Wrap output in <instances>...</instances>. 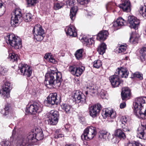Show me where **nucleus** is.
Wrapping results in <instances>:
<instances>
[{"instance_id": "2eb2a0df", "label": "nucleus", "mask_w": 146, "mask_h": 146, "mask_svg": "<svg viewBox=\"0 0 146 146\" xmlns=\"http://www.w3.org/2000/svg\"><path fill=\"white\" fill-rule=\"evenodd\" d=\"M109 80L112 86L114 88L118 86L122 82L120 80L119 76L117 74L110 76Z\"/></svg>"}, {"instance_id": "dca6fc26", "label": "nucleus", "mask_w": 146, "mask_h": 146, "mask_svg": "<svg viewBox=\"0 0 146 146\" xmlns=\"http://www.w3.org/2000/svg\"><path fill=\"white\" fill-rule=\"evenodd\" d=\"M57 95L56 93L50 94L47 98L45 103L49 104L51 105L55 104H57L59 101L57 99Z\"/></svg>"}, {"instance_id": "a211bd4d", "label": "nucleus", "mask_w": 146, "mask_h": 146, "mask_svg": "<svg viewBox=\"0 0 146 146\" xmlns=\"http://www.w3.org/2000/svg\"><path fill=\"white\" fill-rule=\"evenodd\" d=\"M65 31L67 35L73 37H76L77 36L76 29L73 25L67 27L65 29Z\"/></svg>"}, {"instance_id": "bf43d9fd", "label": "nucleus", "mask_w": 146, "mask_h": 146, "mask_svg": "<svg viewBox=\"0 0 146 146\" xmlns=\"http://www.w3.org/2000/svg\"><path fill=\"white\" fill-rule=\"evenodd\" d=\"M106 92L104 91V90H103V91H102L101 93V97L104 98V97L106 96Z\"/></svg>"}, {"instance_id": "412c9836", "label": "nucleus", "mask_w": 146, "mask_h": 146, "mask_svg": "<svg viewBox=\"0 0 146 146\" xmlns=\"http://www.w3.org/2000/svg\"><path fill=\"white\" fill-rule=\"evenodd\" d=\"M131 94V91L128 88L125 87L122 88L121 96L123 100L129 98Z\"/></svg>"}, {"instance_id": "1a4fd4ad", "label": "nucleus", "mask_w": 146, "mask_h": 146, "mask_svg": "<svg viewBox=\"0 0 146 146\" xmlns=\"http://www.w3.org/2000/svg\"><path fill=\"white\" fill-rule=\"evenodd\" d=\"M72 100L76 103H84L86 102V98L85 96L79 91L76 90L74 92V95L72 96Z\"/></svg>"}, {"instance_id": "9d476101", "label": "nucleus", "mask_w": 146, "mask_h": 146, "mask_svg": "<svg viewBox=\"0 0 146 146\" xmlns=\"http://www.w3.org/2000/svg\"><path fill=\"white\" fill-rule=\"evenodd\" d=\"M102 109V106L100 104L92 106L89 108L90 115L93 118L95 117L98 114Z\"/></svg>"}, {"instance_id": "423d86ee", "label": "nucleus", "mask_w": 146, "mask_h": 146, "mask_svg": "<svg viewBox=\"0 0 146 146\" xmlns=\"http://www.w3.org/2000/svg\"><path fill=\"white\" fill-rule=\"evenodd\" d=\"M12 15L11 24L12 27H15L18 25L19 20L22 17L21 10L19 9H16Z\"/></svg>"}, {"instance_id": "864d4df0", "label": "nucleus", "mask_w": 146, "mask_h": 146, "mask_svg": "<svg viewBox=\"0 0 146 146\" xmlns=\"http://www.w3.org/2000/svg\"><path fill=\"white\" fill-rule=\"evenodd\" d=\"M88 43H87V45L92 44L94 42V40L92 38H90L89 39Z\"/></svg>"}, {"instance_id": "3c124183", "label": "nucleus", "mask_w": 146, "mask_h": 146, "mask_svg": "<svg viewBox=\"0 0 146 146\" xmlns=\"http://www.w3.org/2000/svg\"><path fill=\"white\" fill-rule=\"evenodd\" d=\"M75 1V0H70V1H68V5L70 6H72L74 5V4Z\"/></svg>"}, {"instance_id": "49530a36", "label": "nucleus", "mask_w": 146, "mask_h": 146, "mask_svg": "<svg viewBox=\"0 0 146 146\" xmlns=\"http://www.w3.org/2000/svg\"><path fill=\"white\" fill-rule=\"evenodd\" d=\"M43 35L34 34L35 38L38 41H40L43 39Z\"/></svg>"}, {"instance_id": "473e14b6", "label": "nucleus", "mask_w": 146, "mask_h": 146, "mask_svg": "<svg viewBox=\"0 0 146 146\" xmlns=\"http://www.w3.org/2000/svg\"><path fill=\"white\" fill-rule=\"evenodd\" d=\"M140 57L142 61H144L146 59V47H143L140 51Z\"/></svg>"}, {"instance_id": "e433bc0d", "label": "nucleus", "mask_w": 146, "mask_h": 146, "mask_svg": "<svg viewBox=\"0 0 146 146\" xmlns=\"http://www.w3.org/2000/svg\"><path fill=\"white\" fill-rule=\"evenodd\" d=\"M32 15L29 13H25L23 15V18L24 21L26 22L30 21L32 19Z\"/></svg>"}, {"instance_id": "6ab92c4d", "label": "nucleus", "mask_w": 146, "mask_h": 146, "mask_svg": "<svg viewBox=\"0 0 146 146\" xmlns=\"http://www.w3.org/2000/svg\"><path fill=\"white\" fill-rule=\"evenodd\" d=\"M115 73L118 76H120L122 78H127L129 72L125 68H118L116 70Z\"/></svg>"}, {"instance_id": "5fc2aeb1", "label": "nucleus", "mask_w": 146, "mask_h": 146, "mask_svg": "<svg viewBox=\"0 0 146 146\" xmlns=\"http://www.w3.org/2000/svg\"><path fill=\"white\" fill-rule=\"evenodd\" d=\"M126 104L125 102L121 103L120 104V107L121 109L123 108L126 106Z\"/></svg>"}, {"instance_id": "f03ea898", "label": "nucleus", "mask_w": 146, "mask_h": 146, "mask_svg": "<svg viewBox=\"0 0 146 146\" xmlns=\"http://www.w3.org/2000/svg\"><path fill=\"white\" fill-rule=\"evenodd\" d=\"M35 133L31 131L29 132L26 136L22 137L19 136L17 138L12 142L15 146H21V145H25L27 144L32 142V140H35Z\"/></svg>"}, {"instance_id": "0e129e2a", "label": "nucleus", "mask_w": 146, "mask_h": 146, "mask_svg": "<svg viewBox=\"0 0 146 146\" xmlns=\"http://www.w3.org/2000/svg\"><path fill=\"white\" fill-rule=\"evenodd\" d=\"M3 6V4L2 3H0V7L1 8L2 7V6Z\"/></svg>"}, {"instance_id": "cd10ccee", "label": "nucleus", "mask_w": 146, "mask_h": 146, "mask_svg": "<svg viewBox=\"0 0 146 146\" xmlns=\"http://www.w3.org/2000/svg\"><path fill=\"white\" fill-rule=\"evenodd\" d=\"M125 21L122 18L119 17L116 20V22L113 23V26L114 27L122 26L125 25Z\"/></svg>"}, {"instance_id": "2f4dec72", "label": "nucleus", "mask_w": 146, "mask_h": 146, "mask_svg": "<svg viewBox=\"0 0 146 146\" xmlns=\"http://www.w3.org/2000/svg\"><path fill=\"white\" fill-rule=\"evenodd\" d=\"M62 109L64 110L66 113H69L71 112L72 110V106L66 104H62L61 105Z\"/></svg>"}, {"instance_id": "f704fd0d", "label": "nucleus", "mask_w": 146, "mask_h": 146, "mask_svg": "<svg viewBox=\"0 0 146 146\" xmlns=\"http://www.w3.org/2000/svg\"><path fill=\"white\" fill-rule=\"evenodd\" d=\"M139 13L142 16L146 19V5H145L144 6H141L139 10Z\"/></svg>"}, {"instance_id": "b1692460", "label": "nucleus", "mask_w": 146, "mask_h": 146, "mask_svg": "<svg viewBox=\"0 0 146 146\" xmlns=\"http://www.w3.org/2000/svg\"><path fill=\"white\" fill-rule=\"evenodd\" d=\"M33 33L34 34L40 35H43L44 33V30L40 25H38L33 28Z\"/></svg>"}, {"instance_id": "de8ad7c7", "label": "nucleus", "mask_w": 146, "mask_h": 146, "mask_svg": "<svg viewBox=\"0 0 146 146\" xmlns=\"http://www.w3.org/2000/svg\"><path fill=\"white\" fill-rule=\"evenodd\" d=\"M8 70L4 67L0 66V73L3 75H4L5 73L7 72Z\"/></svg>"}, {"instance_id": "0eeeda50", "label": "nucleus", "mask_w": 146, "mask_h": 146, "mask_svg": "<svg viewBox=\"0 0 146 146\" xmlns=\"http://www.w3.org/2000/svg\"><path fill=\"white\" fill-rule=\"evenodd\" d=\"M58 112L54 110H51L48 115L47 121L50 125H55L58 122L59 117Z\"/></svg>"}, {"instance_id": "6e6d98bb", "label": "nucleus", "mask_w": 146, "mask_h": 146, "mask_svg": "<svg viewBox=\"0 0 146 146\" xmlns=\"http://www.w3.org/2000/svg\"><path fill=\"white\" fill-rule=\"evenodd\" d=\"M64 135L63 134H57L55 135V138H58L60 137H64Z\"/></svg>"}, {"instance_id": "f257e3e1", "label": "nucleus", "mask_w": 146, "mask_h": 146, "mask_svg": "<svg viewBox=\"0 0 146 146\" xmlns=\"http://www.w3.org/2000/svg\"><path fill=\"white\" fill-rule=\"evenodd\" d=\"M45 77L44 84L49 88H52L55 86H59L62 81L61 72H57L53 70L51 71L49 74H46Z\"/></svg>"}, {"instance_id": "f3484780", "label": "nucleus", "mask_w": 146, "mask_h": 146, "mask_svg": "<svg viewBox=\"0 0 146 146\" xmlns=\"http://www.w3.org/2000/svg\"><path fill=\"white\" fill-rule=\"evenodd\" d=\"M137 133L139 135V138L145 139H146V124L141 123V126L137 129Z\"/></svg>"}, {"instance_id": "393cba45", "label": "nucleus", "mask_w": 146, "mask_h": 146, "mask_svg": "<svg viewBox=\"0 0 146 146\" xmlns=\"http://www.w3.org/2000/svg\"><path fill=\"white\" fill-rule=\"evenodd\" d=\"M115 135L120 139H125L126 138L125 134L121 129H118L115 131Z\"/></svg>"}, {"instance_id": "aec40b11", "label": "nucleus", "mask_w": 146, "mask_h": 146, "mask_svg": "<svg viewBox=\"0 0 146 146\" xmlns=\"http://www.w3.org/2000/svg\"><path fill=\"white\" fill-rule=\"evenodd\" d=\"M102 115L104 118L107 117L111 118H115L116 117V113L112 110H109L108 109H106L105 111H103Z\"/></svg>"}, {"instance_id": "338daca9", "label": "nucleus", "mask_w": 146, "mask_h": 146, "mask_svg": "<svg viewBox=\"0 0 146 146\" xmlns=\"http://www.w3.org/2000/svg\"><path fill=\"white\" fill-rule=\"evenodd\" d=\"M108 4L107 5H106L107 8L108 7Z\"/></svg>"}, {"instance_id": "ddd939ff", "label": "nucleus", "mask_w": 146, "mask_h": 146, "mask_svg": "<svg viewBox=\"0 0 146 146\" xmlns=\"http://www.w3.org/2000/svg\"><path fill=\"white\" fill-rule=\"evenodd\" d=\"M121 2L118 7L124 11L129 12L131 10V4L129 0H121Z\"/></svg>"}, {"instance_id": "a19ab883", "label": "nucleus", "mask_w": 146, "mask_h": 146, "mask_svg": "<svg viewBox=\"0 0 146 146\" xmlns=\"http://www.w3.org/2000/svg\"><path fill=\"white\" fill-rule=\"evenodd\" d=\"M102 65V62L99 60H95L94 62L93 66L94 68H99Z\"/></svg>"}, {"instance_id": "13d9d810", "label": "nucleus", "mask_w": 146, "mask_h": 146, "mask_svg": "<svg viewBox=\"0 0 146 146\" xmlns=\"http://www.w3.org/2000/svg\"><path fill=\"white\" fill-rule=\"evenodd\" d=\"M51 56H50V54H45L44 58L46 59H49V58Z\"/></svg>"}, {"instance_id": "c9c22d12", "label": "nucleus", "mask_w": 146, "mask_h": 146, "mask_svg": "<svg viewBox=\"0 0 146 146\" xmlns=\"http://www.w3.org/2000/svg\"><path fill=\"white\" fill-rule=\"evenodd\" d=\"M109 133L105 130H102L100 132V134L99 135L100 138L103 139H106L108 138V135Z\"/></svg>"}, {"instance_id": "8fccbe9b", "label": "nucleus", "mask_w": 146, "mask_h": 146, "mask_svg": "<svg viewBox=\"0 0 146 146\" xmlns=\"http://www.w3.org/2000/svg\"><path fill=\"white\" fill-rule=\"evenodd\" d=\"M48 60L50 62L53 63H55L56 62L55 59L53 57H51V56L49 58V59H48Z\"/></svg>"}, {"instance_id": "69168bd1", "label": "nucleus", "mask_w": 146, "mask_h": 146, "mask_svg": "<svg viewBox=\"0 0 146 146\" xmlns=\"http://www.w3.org/2000/svg\"><path fill=\"white\" fill-rule=\"evenodd\" d=\"M127 58H128V57H125V58L126 59V60H127Z\"/></svg>"}, {"instance_id": "c756f323", "label": "nucleus", "mask_w": 146, "mask_h": 146, "mask_svg": "<svg viewBox=\"0 0 146 146\" xmlns=\"http://www.w3.org/2000/svg\"><path fill=\"white\" fill-rule=\"evenodd\" d=\"M106 48V45L104 43H102L97 48V50L99 53L103 54L105 52Z\"/></svg>"}, {"instance_id": "4468645a", "label": "nucleus", "mask_w": 146, "mask_h": 146, "mask_svg": "<svg viewBox=\"0 0 146 146\" xmlns=\"http://www.w3.org/2000/svg\"><path fill=\"white\" fill-rule=\"evenodd\" d=\"M128 21L131 28L137 29L140 23V21L133 16H129L128 17Z\"/></svg>"}, {"instance_id": "79ce46f5", "label": "nucleus", "mask_w": 146, "mask_h": 146, "mask_svg": "<svg viewBox=\"0 0 146 146\" xmlns=\"http://www.w3.org/2000/svg\"><path fill=\"white\" fill-rule=\"evenodd\" d=\"M29 6H34L37 2V0H26Z\"/></svg>"}, {"instance_id": "f8f14e48", "label": "nucleus", "mask_w": 146, "mask_h": 146, "mask_svg": "<svg viewBox=\"0 0 146 146\" xmlns=\"http://www.w3.org/2000/svg\"><path fill=\"white\" fill-rule=\"evenodd\" d=\"M12 88L11 84L9 82H6L2 89V90L1 92V94L4 97L8 98L10 97L9 92Z\"/></svg>"}, {"instance_id": "c85d7f7f", "label": "nucleus", "mask_w": 146, "mask_h": 146, "mask_svg": "<svg viewBox=\"0 0 146 146\" xmlns=\"http://www.w3.org/2000/svg\"><path fill=\"white\" fill-rule=\"evenodd\" d=\"M77 11L78 9L77 6H74L72 7L70 9V16L72 20L73 21L75 19L76 14Z\"/></svg>"}, {"instance_id": "e2e57ef3", "label": "nucleus", "mask_w": 146, "mask_h": 146, "mask_svg": "<svg viewBox=\"0 0 146 146\" xmlns=\"http://www.w3.org/2000/svg\"><path fill=\"white\" fill-rule=\"evenodd\" d=\"M88 92H89V91L88 90H87L86 91V95L88 94Z\"/></svg>"}, {"instance_id": "7ed1b4c3", "label": "nucleus", "mask_w": 146, "mask_h": 146, "mask_svg": "<svg viewBox=\"0 0 146 146\" xmlns=\"http://www.w3.org/2000/svg\"><path fill=\"white\" fill-rule=\"evenodd\" d=\"M5 40L7 44L9 43L16 49L21 48L22 43L21 38H16L13 34H8L5 37Z\"/></svg>"}, {"instance_id": "a18cd8bd", "label": "nucleus", "mask_w": 146, "mask_h": 146, "mask_svg": "<svg viewBox=\"0 0 146 146\" xmlns=\"http://www.w3.org/2000/svg\"><path fill=\"white\" fill-rule=\"evenodd\" d=\"M127 146H143L142 145L138 142L135 141L134 143H129L127 144Z\"/></svg>"}, {"instance_id": "680f3d73", "label": "nucleus", "mask_w": 146, "mask_h": 146, "mask_svg": "<svg viewBox=\"0 0 146 146\" xmlns=\"http://www.w3.org/2000/svg\"><path fill=\"white\" fill-rule=\"evenodd\" d=\"M65 146H74V145L72 144L68 145L66 144L65 145Z\"/></svg>"}, {"instance_id": "4d7b16f0", "label": "nucleus", "mask_w": 146, "mask_h": 146, "mask_svg": "<svg viewBox=\"0 0 146 146\" xmlns=\"http://www.w3.org/2000/svg\"><path fill=\"white\" fill-rule=\"evenodd\" d=\"M9 141H4L2 144V146H8L9 145Z\"/></svg>"}, {"instance_id": "5701e85b", "label": "nucleus", "mask_w": 146, "mask_h": 146, "mask_svg": "<svg viewBox=\"0 0 146 146\" xmlns=\"http://www.w3.org/2000/svg\"><path fill=\"white\" fill-rule=\"evenodd\" d=\"M108 35V33L107 31H100L98 34L97 39L99 40H104Z\"/></svg>"}, {"instance_id": "58836bf2", "label": "nucleus", "mask_w": 146, "mask_h": 146, "mask_svg": "<svg viewBox=\"0 0 146 146\" xmlns=\"http://www.w3.org/2000/svg\"><path fill=\"white\" fill-rule=\"evenodd\" d=\"M83 50L82 49L78 50L75 54V56L77 59H80L82 57Z\"/></svg>"}, {"instance_id": "603ef678", "label": "nucleus", "mask_w": 146, "mask_h": 146, "mask_svg": "<svg viewBox=\"0 0 146 146\" xmlns=\"http://www.w3.org/2000/svg\"><path fill=\"white\" fill-rule=\"evenodd\" d=\"M83 40L85 42L84 43L86 44V45H87V43H88V40H89V39L87 38L86 37H83Z\"/></svg>"}, {"instance_id": "39448f33", "label": "nucleus", "mask_w": 146, "mask_h": 146, "mask_svg": "<svg viewBox=\"0 0 146 146\" xmlns=\"http://www.w3.org/2000/svg\"><path fill=\"white\" fill-rule=\"evenodd\" d=\"M42 111V107L41 106L40 103L34 102L32 104L27 106L26 112L27 114L30 113L35 114L41 112Z\"/></svg>"}, {"instance_id": "20e7f679", "label": "nucleus", "mask_w": 146, "mask_h": 146, "mask_svg": "<svg viewBox=\"0 0 146 146\" xmlns=\"http://www.w3.org/2000/svg\"><path fill=\"white\" fill-rule=\"evenodd\" d=\"M97 133L96 128L93 126L86 127L81 136L83 140H88L92 139Z\"/></svg>"}, {"instance_id": "052dcab7", "label": "nucleus", "mask_w": 146, "mask_h": 146, "mask_svg": "<svg viewBox=\"0 0 146 146\" xmlns=\"http://www.w3.org/2000/svg\"><path fill=\"white\" fill-rule=\"evenodd\" d=\"M15 129L14 128V129L13 130V132H12V135H15Z\"/></svg>"}, {"instance_id": "c03bdc74", "label": "nucleus", "mask_w": 146, "mask_h": 146, "mask_svg": "<svg viewBox=\"0 0 146 146\" xmlns=\"http://www.w3.org/2000/svg\"><path fill=\"white\" fill-rule=\"evenodd\" d=\"M126 46L125 45H121L118 48V52L121 53L125 51L126 49Z\"/></svg>"}, {"instance_id": "a878e982", "label": "nucleus", "mask_w": 146, "mask_h": 146, "mask_svg": "<svg viewBox=\"0 0 146 146\" xmlns=\"http://www.w3.org/2000/svg\"><path fill=\"white\" fill-rule=\"evenodd\" d=\"M34 133L35 140L39 141L43 139V135L42 130L36 129Z\"/></svg>"}, {"instance_id": "09e8293b", "label": "nucleus", "mask_w": 146, "mask_h": 146, "mask_svg": "<svg viewBox=\"0 0 146 146\" xmlns=\"http://www.w3.org/2000/svg\"><path fill=\"white\" fill-rule=\"evenodd\" d=\"M78 1L81 5H84L88 3V0H78Z\"/></svg>"}, {"instance_id": "72a5a7b5", "label": "nucleus", "mask_w": 146, "mask_h": 146, "mask_svg": "<svg viewBox=\"0 0 146 146\" xmlns=\"http://www.w3.org/2000/svg\"><path fill=\"white\" fill-rule=\"evenodd\" d=\"M9 57L10 60L12 62H17L19 59L18 55L14 53H10Z\"/></svg>"}, {"instance_id": "bb28decb", "label": "nucleus", "mask_w": 146, "mask_h": 146, "mask_svg": "<svg viewBox=\"0 0 146 146\" xmlns=\"http://www.w3.org/2000/svg\"><path fill=\"white\" fill-rule=\"evenodd\" d=\"M139 38L138 35L134 33H132L130 38L129 41L132 44H136L137 43Z\"/></svg>"}, {"instance_id": "4c0bfd02", "label": "nucleus", "mask_w": 146, "mask_h": 146, "mask_svg": "<svg viewBox=\"0 0 146 146\" xmlns=\"http://www.w3.org/2000/svg\"><path fill=\"white\" fill-rule=\"evenodd\" d=\"M132 78H137L140 80L143 79V74L139 72H136L132 76Z\"/></svg>"}, {"instance_id": "9b49d317", "label": "nucleus", "mask_w": 146, "mask_h": 146, "mask_svg": "<svg viewBox=\"0 0 146 146\" xmlns=\"http://www.w3.org/2000/svg\"><path fill=\"white\" fill-rule=\"evenodd\" d=\"M85 69V67L82 66L76 67L74 66H70L69 68V71L71 74L77 77L80 76Z\"/></svg>"}, {"instance_id": "ea45409f", "label": "nucleus", "mask_w": 146, "mask_h": 146, "mask_svg": "<svg viewBox=\"0 0 146 146\" xmlns=\"http://www.w3.org/2000/svg\"><path fill=\"white\" fill-rule=\"evenodd\" d=\"M9 108L8 106L6 105L5 108L1 111V113L4 116L8 115L9 113Z\"/></svg>"}, {"instance_id": "6e6552de", "label": "nucleus", "mask_w": 146, "mask_h": 146, "mask_svg": "<svg viewBox=\"0 0 146 146\" xmlns=\"http://www.w3.org/2000/svg\"><path fill=\"white\" fill-rule=\"evenodd\" d=\"M19 69L23 76L29 77L31 75L32 71L31 68L26 64H20L19 65Z\"/></svg>"}, {"instance_id": "37998d69", "label": "nucleus", "mask_w": 146, "mask_h": 146, "mask_svg": "<svg viewBox=\"0 0 146 146\" xmlns=\"http://www.w3.org/2000/svg\"><path fill=\"white\" fill-rule=\"evenodd\" d=\"M63 5V4L61 3H55L54 4V9L57 10L61 8Z\"/></svg>"}, {"instance_id": "4be33fe9", "label": "nucleus", "mask_w": 146, "mask_h": 146, "mask_svg": "<svg viewBox=\"0 0 146 146\" xmlns=\"http://www.w3.org/2000/svg\"><path fill=\"white\" fill-rule=\"evenodd\" d=\"M120 121L121 123V127L122 128L123 131H130L129 129L127 126L126 122L127 121V119L126 116H123L121 118Z\"/></svg>"}, {"instance_id": "7c9ffc66", "label": "nucleus", "mask_w": 146, "mask_h": 146, "mask_svg": "<svg viewBox=\"0 0 146 146\" xmlns=\"http://www.w3.org/2000/svg\"><path fill=\"white\" fill-rule=\"evenodd\" d=\"M89 91V94L92 95H94L98 93V91L96 87L94 86H90L87 87Z\"/></svg>"}]
</instances>
